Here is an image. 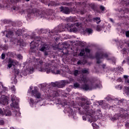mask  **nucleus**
Returning a JSON list of instances; mask_svg holds the SVG:
<instances>
[{"mask_svg":"<svg viewBox=\"0 0 129 129\" xmlns=\"http://www.w3.org/2000/svg\"><path fill=\"white\" fill-rule=\"evenodd\" d=\"M34 67L36 69H38L41 72H46L47 74H49V73L51 72L53 74L55 75L60 74V73H61V71L58 68L55 66L51 67V64L45 63V62L39 59L37 60L36 64H34Z\"/></svg>","mask_w":129,"mask_h":129,"instance_id":"nucleus-1","label":"nucleus"},{"mask_svg":"<svg viewBox=\"0 0 129 129\" xmlns=\"http://www.w3.org/2000/svg\"><path fill=\"white\" fill-rule=\"evenodd\" d=\"M80 26V23L77 22L75 23H68L67 24H61L55 28L50 33L53 34V33H60V32H64L65 31H68L70 33H75L78 31V28L75 27H79Z\"/></svg>","mask_w":129,"mask_h":129,"instance_id":"nucleus-2","label":"nucleus"},{"mask_svg":"<svg viewBox=\"0 0 129 129\" xmlns=\"http://www.w3.org/2000/svg\"><path fill=\"white\" fill-rule=\"evenodd\" d=\"M91 104V102L90 101H88V100H86L85 102H81L80 103V105L84 109L86 110V113L89 116H91L92 115V110H89V105Z\"/></svg>","mask_w":129,"mask_h":129,"instance_id":"nucleus-3","label":"nucleus"},{"mask_svg":"<svg viewBox=\"0 0 129 129\" xmlns=\"http://www.w3.org/2000/svg\"><path fill=\"white\" fill-rule=\"evenodd\" d=\"M95 58L97 60V64H100L101 63L100 59H103V58L107 59L108 54L106 53H104L103 51H97L95 53Z\"/></svg>","mask_w":129,"mask_h":129,"instance_id":"nucleus-4","label":"nucleus"},{"mask_svg":"<svg viewBox=\"0 0 129 129\" xmlns=\"http://www.w3.org/2000/svg\"><path fill=\"white\" fill-rule=\"evenodd\" d=\"M97 87H98V85L96 84L94 86L93 84H91L90 85H88V84H85L81 86L82 89H83V90H85V91H87V90H92V89H96Z\"/></svg>","mask_w":129,"mask_h":129,"instance_id":"nucleus-5","label":"nucleus"},{"mask_svg":"<svg viewBox=\"0 0 129 129\" xmlns=\"http://www.w3.org/2000/svg\"><path fill=\"white\" fill-rule=\"evenodd\" d=\"M4 110L2 108H0V115L4 116V115H6V116H11L12 115V111L10 109L9 107H6L5 108H3Z\"/></svg>","mask_w":129,"mask_h":129,"instance_id":"nucleus-6","label":"nucleus"},{"mask_svg":"<svg viewBox=\"0 0 129 129\" xmlns=\"http://www.w3.org/2000/svg\"><path fill=\"white\" fill-rule=\"evenodd\" d=\"M48 50H49V45L46 44L41 45V46L39 48V51H40L41 52H44V57H47V56L49 55Z\"/></svg>","mask_w":129,"mask_h":129,"instance_id":"nucleus-7","label":"nucleus"},{"mask_svg":"<svg viewBox=\"0 0 129 129\" xmlns=\"http://www.w3.org/2000/svg\"><path fill=\"white\" fill-rule=\"evenodd\" d=\"M51 85L53 87H58V88H62L65 85H66V81H62L61 83L55 82L51 83Z\"/></svg>","mask_w":129,"mask_h":129,"instance_id":"nucleus-8","label":"nucleus"},{"mask_svg":"<svg viewBox=\"0 0 129 129\" xmlns=\"http://www.w3.org/2000/svg\"><path fill=\"white\" fill-rule=\"evenodd\" d=\"M11 100L13 103L11 104V106L14 107V108H19V103L16 101V96H15V95H12Z\"/></svg>","mask_w":129,"mask_h":129,"instance_id":"nucleus-9","label":"nucleus"},{"mask_svg":"<svg viewBox=\"0 0 129 129\" xmlns=\"http://www.w3.org/2000/svg\"><path fill=\"white\" fill-rule=\"evenodd\" d=\"M32 94L35 98H37V99H40L41 96H42V94L37 89H34V90L32 91Z\"/></svg>","mask_w":129,"mask_h":129,"instance_id":"nucleus-10","label":"nucleus"},{"mask_svg":"<svg viewBox=\"0 0 129 129\" xmlns=\"http://www.w3.org/2000/svg\"><path fill=\"white\" fill-rule=\"evenodd\" d=\"M60 12L61 13H63V14H65L66 15H69L70 13H71V11L70 10V9H69V7H63L61 6L59 8Z\"/></svg>","mask_w":129,"mask_h":129,"instance_id":"nucleus-11","label":"nucleus"},{"mask_svg":"<svg viewBox=\"0 0 129 129\" xmlns=\"http://www.w3.org/2000/svg\"><path fill=\"white\" fill-rule=\"evenodd\" d=\"M15 65H17V61L12 58H9L8 60V65L9 69H10V68H12L13 66H15Z\"/></svg>","mask_w":129,"mask_h":129,"instance_id":"nucleus-12","label":"nucleus"},{"mask_svg":"<svg viewBox=\"0 0 129 129\" xmlns=\"http://www.w3.org/2000/svg\"><path fill=\"white\" fill-rule=\"evenodd\" d=\"M9 103V100L6 97H2L0 99V104H3V105H6Z\"/></svg>","mask_w":129,"mask_h":129,"instance_id":"nucleus-13","label":"nucleus"},{"mask_svg":"<svg viewBox=\"0 0 129 129\" xmlns=\"http://www.w3.org/2000/svg\"><path fill=\"white\" fill-rule=\"evenodd\" d=\"M89 22H91V23H92V22H94V23L96 22V24L98 25L100 24L101 20H100V17H95L92 19H90L89 20Z\"/></svg>","mask_w":129,"mask_h":129,"instance_id":"nucleus-14","label":"nucleus"},{"mask_svg":"<svg viewBox=\"0 0 129 129\" xmlns=\"http://www.w3.org/2000/svg\"><path fill=\"white\" fill-rule=\"evenodd\" d=\"M35 43L34 41H32L30 43V51L32 53H36V45L33 44Z\"/></svg>","mask_w":129,"mask_h":129,"instance_id":"nucleus-15","label":"nucleus"},{"mask_svg":"<svg viewBox=\"0 0 129 129\" xmlns=\"http://www.w3.org/2000/svg\"><path fill=\"white\" fill-rule=\"evenodd\" d=\"M67 22H71V23H75L76 22V17H73L71 16L66 19Z\"/></svg>","mask_w":129,"mask_h":129,"instance_id":"nucleus-16","label":"nucleus"},{"mask_svg":"<svg viewBox=\"0 0 129 129\" xmlns=\"http://www.w3.org/2000/svg\"><path fill=\"white\" fill-rule=\"evenodd\" d=\"M85 33H86L89 36L90 35H92L93 33V30L92 29L90 28H87L85 29L84 31Z\"/></svg>","mask_w":129,"mask_h":129,"instance_id":"nucleus-17","label":"nucleus"},{"mask_svg":"<svg viewBox=\"0 0 129 129\" xmlns=\"http://www.w3.org/2000/svg\"><path fill=\"white\" fill-rule=\"evenodd\" d=\"M61 49L60 50H62L64 51V50H67L68 48L69 47V44H68L67 42L63 43V44H61Z\"/></svg>","mask_w":129,"mask_h":129,"instance_id":"nucleus-18","label":"nucleus"},{"mask_svg":"<svg viewBox=\"0 0 129 129\" xmlns=\"http://www.w3.org/2000/svg\"><path fill=\"white\" fill-rule=\"evenodd\" d=\"M91 9H92L93 11H94V12H95V13H100V10H99V9H97V8H96V6H95V5H93L91 6Z\"/></svg>","mask_w":129,"mask_h":129,"instance_id":"nucleus-19","label":"nucleus"},{"mask_svg":"<svg viewBox=\"0 0 129 129\" xmlns=\"http://www.w3.org/2000/svg\"><path fill=\"white\" fill-rule=\"evenodd\" d=\"M123 78H124V79H125V83H128V84H129V80H128V76L124 75V76H123Z\"/></svg>","mask_w":129,"mask_h":129,"instance_id":"nucleus-20","label":"nucleus"},{"mask_svg":"<svg viewBox=\"0 0 129 129\" xmlns=\"http://www.w3.org/2000/svg\"><path fill=\"white\" fill-rule=\"evenodd\" d=\"M84 54H85V50H84V49H83L81 50V52H80V56L81 57H82L84 56Z\"/></svg>","mask_w":129,"mask_h":129,"instance_id":"nucleus-21","label":"nucleus"},{"mask_svg":"<svg viewBox=\"0 0 129 129\" xmlns=\"http://www.w3.org/2000/svg\"><path fill=\"white\" fill-rule=\"evenodd\" d=\"M22 34V30L21 29H18L17 30L16 32V34L18 35V36H21Z\"/></svg>","mask_w":129,"mask_h":129,"instance_id":"nucleus-22","label":"nucleus"},{"mask_svg":"<svg viewBox=\"0 0 129 129\" xmlns=\"http://www.w3.org/2000/svg\"><path fill=\"white\" fill-rule=\"evenodd\" d=\"M111 119L112 120H117L118 119V116H117V114H115L114 116L112 117Z\"/></svg>","mask_w":129,"mask_h":129,"instance_id":"nucleus-23","label":"nucleus"},{"mask_svg":"<svg viewBox=\"0 0 129 129\" xmlns=\"http://www.w3.org/2000/svg\"><path fill=\"white\" fill-rule=\"evenodd\" d=\"M115 88L118 89V90H121V89H122V86L118 85L115 86Z\"/></svg>","mask_w":129,"mask_h":129,"instance_id":"nucleus-24","label":"nucleus"},{"mask_svg":"<svg viewBox=\"0 0 129 129\" xmlns=\"http://www.w3.org/2000/svg\"><path fill=\"white\" fill-rule=\"evenodd\" d=\"M53 95L54 97L58 96L59 95V93H58V91L57 90L56 91H53Z\"/></svg>","mask_w":129,"mask_h":129,"instance_id":"nucleus-25","label":"nucleus"},{"mask_svg":"<svg viewBox=\"0 0 129 129\" xmlns=\"http://www.w3.org/2000/svg\"><path fill=\"white\" fill-rule=\"evenodd\" d=\"M79 74V71L76 70L74 72V76H78Z\"/></svg>","mask_w":129,"mask_h":129,"instance_id":"nucleus-26","label":"nucleus"},{"mask_svg":"<svg viewBox=\"0 0 129 129\" xmlns=\"http://www.w3.org/2000/svg\"><path fill=\"white\" fill-rule=\"evenodd\" d=\"M81 80L83 81V82H84V83H87V79L86 77H83L82 78Z\"/></svg>","mask_w":129,"mask_h":129,"instance_id":"nucleus-27","label":"nucleus"},{"mask_svg":"<svg viewBox=\"0 0 129 129\" xmlns=\"http://www.w3.org/2000/svg\"><path fill=\"white\" fill-rule=\"evenodd\" d=\"M88 70H89L88 69H84V70H83L82 71V73H83V74H87V73H88Z\"/></svg>","mask_w":129,"mask_h":129,"instance_id":"nucleus-28","label":"nucleus"},{"mask_svg":"<svg viewBox=\"0 0 129 129\" xmlns=\"http://www.w3.org/2000/svg\"><path fill=\"white\" fill-rule=\"evenodd\" d=\"M102 28H101V26H100V25H97V27H96V30L98 32H100V31H101Z\"/></svg>","mask_w":129,"mask_h":129,"instance_id":"nucleus-29","label":"nucleus"},{"mask_svg":"<svg viewBox=\"0 0 129 129\" xmlns=\"http://www.w3.org/2000/svg\"><path fill=\"white\" fill-rule=\"evenodd\" d=\"M2 86L3 91H4L5 92H6V91H8L7 87L4 86L3 85H2Z\"/></svg>","mask_w":129,"mask_h":129,"instance_id":"nucleus-30","label":"nucleus"},{"mask_svg":"<svg viewBox=\"0 0 129 129\" xmlns=\"http://www.w3.org/2000/svg\"><path fill=\"white\" fill-rule=\"evenodd\" d=\"M74 87H76V88H78L80 86V85L78 84V83H76L74 85Z\"/></svg>","mask_w":129,"mask_h":129,"instance_id":"nucleus-31","label":"nucleus"},{"mask_svg":"<svg viewBox=\"0 0 129 129\" xmlns=\"http://www.w3.org/2000/svg\"><path fill=\"white\" fill-rule=\"evenodd\" d=\"M100 10H101L102 12H104V10H105V7L101 5L100 6Z\"/></svg>","mask_w":129,"mask_h":129,"instance_id":"nucleus-32","label":"nucleus"},{"mask_svg":"<svg viewBox=\"0 0 129 129\" xmlns=\"http://www.w3.org/2000/svg\"><path fill=\"white\" fill-rule=\"evenodd\" d=\"M124 90H125V92L126 93H127V94H128V93H129V87H125Z\"/></svg>","mask_w":129,"mask_h":129,"instance_id":"nucleus-33","label":"nucleus"},{"mask_svg":"<svg viewBox=\"0 0 129 129\" xmlns=\"http://www.w3.org/2000/svg\"><path fill=\"white\" fill-rule=\"evenodd\" d=\"M5 58H6V54L5 53H2V55H1V59H2L3 60H4V59H5Z\"/></svg>","mask_w":129,"mask_h":129,"instance_id":"nucleus-34","label":"nucleus"},{"mask_svg":"<svg viewBox=\"0 0 129 129\" xmlns=\"http://www.w3.org/2000/svg\"><path fill=\"white\" fill-rule=\"evenodd\" d=\"M85 52H86V53H90V49L88 48H86Z\"/></svg>","mask_w":129,"mask_h":129,"instance_id":"nucleus-35","label":"nucleus"},{"mask_svg":"<svg viewBox=\"0 0 129 129\" xmlns=\"http://www.w3.org/2000/svg\"><path fill=\"white\" fill-rule=\"evenodd\" d=\"M17 57L18 58V59H23V56H22L21 54H17Z\"/></svg>","mask_w":129,"mask_h":129,"instance_id":"nucleus-36","label":"nucleus"},{"mask_svg":"<svg viewBox=\"0 0 129 129\" xmlns=\"http://www.w3.org/2000/svg\"><path fill=\"white\" fill-rule=\"evenodd\" d=\"M34 70H35V69L34 68H31L29 72L30 73H33L34 72Z\"/></svg>","mask_w":129,"mask_h":129,"instance_id":"nucleus-37","label":"nucleus"},{"mask_svg":"<svg viewBox=\"0 0 129 129\" xmlns=\"http://www.w3.org/2000/svg\"><path fill=\"white\" fill-rule=\"evenodd\" d=\"M125 36L127 38H129V31H127L125 32Z\"/></svg>","mask_w":129,"mask_h":129,"instance_id":"nucleus-38","label":"nucleus"},{"mask_svg":"<svg viewBox=\"0 0 129 129\" xmlns=\"http://www.w3.org/2000/svg\"><path fill=\"white\" fill-rule=\"evenodd\" d=\"M37 17H40V18H43V17L44 18H47V17L46 16V15H37Z\"/></svg>","mask_w":129,"mask_h":129,"instance_id":"nucleus-39","label":"nucleus"},{"mask_svg":"<svg viewBox=\"0 0 129 129\" xmlns=\"http://www.w3.org/2000/svg\"><path fill=\"white\" fill-rule=\"evenodd\" d=\"M11 90L12 91H16V87L15 86H13V87H11Z\"/></svg>","mask_w":129,"mask_h":129,"instance_id":"nucleus-40","label":"nucleus"},{"mask_svg":"<svg viewBox=\"0 0 129 129\" xmlns=\"http://www.w3.org/2000/svg\"><path fill=\"white\" fill-rule=\"evenodd\" d=\"M0 124H2V125L5 124V121L4 120H0Z\"/></svg>","mask_w":129,"mask_h":129,"instance_id":"nucleus-41","label":"nucleus"},{"mask_svg":"<svg viewBox=\"0 0 129 129\" xmlns=\"http://www.w3.org/2000/svg\"><path fill=\"white\" fill-rule=\"evenodd\" d=\"M82 6H84V9L85 10V8H86V3H82Z\"/></svg>","mask_w":129,"mask_h":129,"instance_id":"nucleus-42","label":"nucleus"},{"mask_svg":"<svg viewBox=\"0 0 129 129\" xmlns=\"http://www.w3.org/2000/svg\"><path fill=\"white\" fill-rule=\"evenodd\" d=\"M87 99H85V98H82L81 100L82 101H84V102H85Z\"/></svg>","mask_w":129,"mask_h":129,"instance_id":"nucleus-43","label":"nucleus"},{"mask_svg":"<svg viewBox=\"0 0 129 129\" xmlns=\"http://www.w3.org/2000/svg\"><path fill=\"white\" fill-rule=\"evenodd\" d=\"M109 21L111 22V23H114L113 19H112V18H109Z\"/></svg>","mask_w":129,"mask_h":129,"instance_id":"nucleus-44","label":"nucleus"},{"mask_svg":"<svg viewBox=\"0 0 129 129\" xmlns=\"http://www.w3.org/2000/svg\"><path fill=\"white\" fill-rule=\"evenodd\" d=\"M123 101V99H121L118 101V103H122Z\"/></svg>","mask_w":129,"mask_h":129,"instance_id":"nucleus-45","label":"nucleus"},{"mask_svg":"<svg viewBox=\"0 0 129 129\" xmlns=\"http://www.w3.org/2000/svg\"><path fill=\"white\" fill-rule=\"evenodd\" d=\"M30 102H31V103H32V104H34V99H30Z\"/></svg>","mask_w":129,"mask_h":129,"instance_id":"nucleus-46","label":"nucleus"},{"mask_svg":"<svg viewBox=\"0 0 129 129\" xmlns=\"http://www.w3.org/2000/svg\"><path fill=\"white\" fill-rule=\"evenodd\" d=\"M117 69L118 70H120V71H121V70L122 69V68H121V67H118Z\"/></svg>","mask_w":129,"mask_h":129,"instance_id":"nucleus-47","label":"nucleus"},{"mask_svg":"<svg viewBox=\"0 0 129 129\" xmlns=\"http://www.w3.org/2000/svg\"><path fill=\"white\" fill-rule=\"evenodd\" d=\"M15 74H16V75H19V74H20V72L19 71H16V72H15Z\"/></svg>","mask_w":129,"mask_h":129,"instance_id":"nucleus-48","label":"nucleus"},{"mask_svg":"<svg viewBox=\"0 0 129 129\" xmlns=\"http://www.w3.org/2000/svg\"><path fill=\"white\" fill-rule=\"evenodd\" d=\"M54 39H55V41H57L58 40H59V39H60V38L59 37H55Z\"/></svg>","mask_w":129,"mask_h":129,"instance_id":"nucleus-49","label":"nucleus"},{"mask_svg":"<svg viewBox=\"0 0 129 129\" xmlns=\"http://www.w3.org/2000/svg\"><path fill=\"white\" fill-rule=\"evenodd\" d=\"M83 120H86V117L85 116H83Z\"/></svg>","mask_w":129,"mask_h":129,"instance_id":"nucleus-50","label":"nucleus"},{"mask_svg":"<svg viewBox=\"0 0 129 129\" xmlns=\"http://www.w3.org/2000/svg\"><path fill=\"white\" fill-rule=\"evenodd\" d=\"M77 64H78V65H80V64H81V60H79L77 62Z\"/></svg>","mask_w":129,"mask_h":129,"instance_id":"nucleus-51","label":"nucleus"},{"mask_svg":"<svg viewBox=\"0 0 129 129\" xmlns=\"http://www.w3.org/2000/svg\"><path fill=\"white\" fill-rule=\"evenodd\" d=\"M125 126L127 127V128H128L129 127V124H125Z\"/></svg>","mask_w":129,"mask_h":129,"instance_id":"nucleus-52","label":"nucleus"},{"mask_svg":"<svg viewBox=\"0 0 129 129\" xmlns=\"http://www.w3.org/2000/svg\"><path fill=\"white\" fill-rule=\"evenodd\" d=\"M102 68H103V69H104V68H105V64H103L102 66Z\"/></svg>","mask_w":129,"mask_h":129,"instance_id":"nucleus-53","label":"nucleus"},{"mask_svg":"<svg viewBox=\"0 0 129 129\" xmlns=\"http://www.w3.org/2000/svg\"><path fill=\"white\" fill-rule=\"evenodd\" d=\"M12 10H13V11L16 10V7H13V8H12Z\"/></svg>","mask_w":129,"mask_h":129,"instance_id":"nucleus-54","label":"nucleus"},{"mask_svg":"<svg viewBox=\"0 0 129 129\" xmlns=\"http://www.w3.org/2000/svg\"><path fill=\"white\" fill-rule=\"evenodd\" d=\"M18 42H20L21 43L23 42V40H18Z\"/></svg>","mask_w":129,"mask_h":129,"instance_id":"nucleus-55","label":"nucleus"},{"mask_svg":"<svg viewBox=\"0 0 129 129\" xmlns=\"http://www.w3.org/2000/svg\"><path fill=\"white\" fill-rule=\"evenodd\" d=\"M102 102H100L99 103V105H102Z\"/></svg>","mask_w":129,"mask_h":129,"instance_id":"nucleus-56","label":"nucleus"},{"mask_svg":"<svg viewBox=\"0 0 129 129\" xmlns=\"http://www.w3.org/2000/svg\"><path fill=\"white\" fill-rule=\"evenodd\" d=\"M25 2H30V0H25Z\"/></svg>","mask_w":129,"mask_h":129,"instance_id":"nucleus-57","label":"nucleus"},{"mask_svg":"<svg viewBox=\"0 0 129 129\" xmlns=\"http://www.w3.org/2000/svg\"><path fill=\"white\" fill-rule=\"evenodd\" d=\"M51 3L52 4H54V3H55V2H54V1H52Z\"/></svg>","mask_w":129,"mask_h":129,"instance_id":"nucleus-58","label":"nucleus"},{"mask_svg":"<svg viewBox=\"0 0 129 129\" xmlns=\"http://www.w3.org/2000/svg\"><path fill=\"white\" fill-rule=\"evenodd\" d=\"M42 31H43V29H40V32L42 33Z\"/></svg>","mask_w":129,"mask_h":129,"instance_id":"nucleus-59","label":"nucleus"},{"mask_svg":"<svg viewBox=\"0 0 129 129\" xmlns=\"http://www.w3.org/2000/svg\"><path fill=\"white\" fill-rule=\"evenodd\" d=\"M37 41H40V39H37Z\"/></svg>","mask_w":129,"mask_h":129,"instance_id":"nucleus-60","label":"nucleus"},{"mask_svg":"<svg viewBox=\"0 0 129 129\" xmlns=\"http://www.w3.org/2000/svg\"><path fill=\"white\" fill-rule=\"evenodd\" d=\"M32 89V88L30 87V90H31Z\"/></svg>","mask_w":129,"mask_h":129,"instance_id":"nucleus-61","label":"nucleus"},{"mask_svg":"<svg viewBox=\"0 0 129 129\" xmlns=\"http://www.w3.org/2000/svg\"><path fill=\"white\" fill-rule=\"evenodd\" d=\"M36 15H38V13H36Z\"/></svg>","mask_w":129,"mask_h":129,"instance_id":"nucleus-62","label":"nucleus"},{"mask_svg":"<svg viewBox=\"0 0 129 129\" xmlns=\"http://www.w3.org/2000/svg\"><path fill=\"white\" fill-rule=\"evenodd\" d=\"M48 7H50V4H48Z\"/></svg>","mask_w":129,"mask_h":129,"instance_id":"nucleus-63","label":"nucleus"},{"mask_svg":"<svg viewBox=\"0 0 129 129\" xmlns=\"http://www.w3.org/2000/svg\"><path fill=\"white\" fill-rule=\"evenodd\" d=\"M38 38H39L38 37H37V38L38 39Z\"/></svg>","mask_w":129,"mask_h":129,"instance_id":"nucleus-64","label":"nucleus"}]
</instances>
